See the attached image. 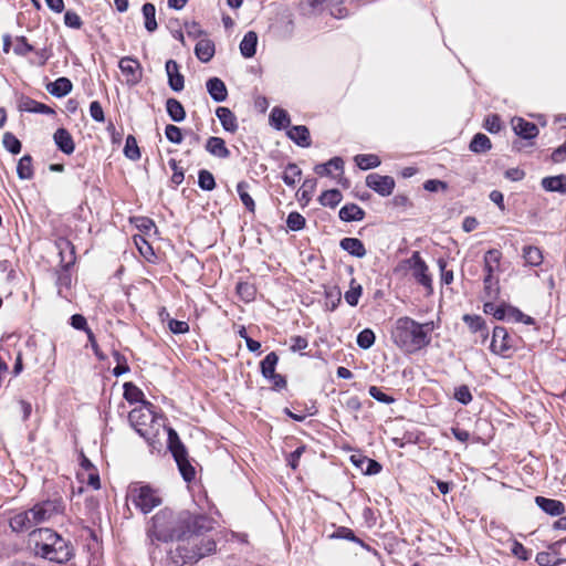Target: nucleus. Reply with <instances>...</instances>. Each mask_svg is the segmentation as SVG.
<instances>
[{
	"label": "nucleus",
	"mask_w": 566,
	"mask_h": 566,
	"mask_svg": "<svg viewBox=\"0 0 566 566\" xmlns=\"http://www.w3.org/2000/svg\"><path fill=\"white\" fill-rule=\"evenodd\" d=\"M355 164L361 169V170H369L377 168L381 161L379 157L375 154H359L354 157Z\"/></svg>",
	"instance_id": "38"
},
{
	"label": "nucleus",
	"mask_w": 566,
	"mask_h": 566,
	"mask_svg": "<svg viewBox=\"0 0 566 566\" xmlns=\"http://www.w3.org/2000/svg\"><path fill=\"white\" fill-rule=\"evenodd\" d=\"M329 166H333V168L340 174L344 172V160L340 157H333L327 163L317 164L314 167V172L321 177L331 176Z\"/></svg>",
	"instance_id": "34"
},
{
	"label": "nucleus",
	"mask_w": 566,
	"mask_h": 566,
	"mask_svg": "<svg viewBox=\"0 0 566 566\" xmlns=\"http://www.w3.org/2000/svg\"><path fill=\"white\" fill-rule=\"evenodd\" d=\"M523 258L525 263L531 266H538L543 262V252L534 245H525L523 248Z\"/></svg>",
	"instance_id": "39"
},
{
	"label": "nucleus",
	"mask_w": 566,
	"mask_h": 566,
	"mask_svg": "<svg viewBox=\"0 0 566 566\" xmlns=\"http://www.w3.org/2000/svg\"><path fill=\"white\" fill-rule=\"evenodd\" d=\"M306 220L305 218L297 211H292L289 213L286 218V227L291 231H301L305 228Z\"/></svg>",
	"instance_id": "52"
},
{
	"label": "nucleus",
	"mask_w": 566,
	"mask_h": 566,
	"mask_svg": "<svg viewBox=\"0 0 566 566\" xmlns=\"http://www.w3.org/2000/svg\"><path fill=\"white\" fill-rule=\"evenodd\" d=\"M535 503L542 511H544L551 516H559L565 512L564 503L555 499L536 496Z\"/></svg>",
	"instance_id": "21"
},
{
	"label": "nucleus",
	"mask_w": 566,
	"mask_h": 566,
	"mask_svg": "<svg viewBox=\"0 0 566 566\" xmlns=\"http://www.w3.org/2000/svg\"><path fill=\"white\" fill-rule=\"evenodd\" d=\"M369 395L377 400L378 402H382L386 405H390L395 402V398L384 392L380 388L377 386H370L368 389Z\"/></svg>",
	"instance_id": "64"
},
{
	"label": "nucleus",
	"mask_w": 566,
	"mask_h": 566,
	"mask_svg": "<svg viewBox=\"0 0 566 566\" xmlns=\"http://www.w3.org/2000/svg\"><path fill=\"white\" fill-rule=\"evenodd\" d=\"M206 87H207V91H208L210 97L214 102L221 103L227 99V97H228L227 86H226L224 82L222 80H220L219 77H210L206 82Z\"/></svg>",
	"instance_id": "19"
},
{
	"label": "nucleus",
	"mask_w": 566,
	"mask_h": 566,
	"mask_svg": "<svg viewBox=\"0 0 566 566\" xmlns=\"http://www.w3.org/2000/svg\"><path fill=\"white\" fill-rule=\"evenodd\" d=\"M301 176V168L294 163H289L284 168L282 180L287 187L294 188L300 181Z\"/></svg>",
	"instance_id": "36"
},
{
	"label": "nucleus",
	"mask_w": 566,
	"mask_h": 566,
	"mask_svg": "<svg viewBox=\"0 0 566 566\" xmlns=\"http://www.w3.org/2000/svg\"><path fill=\"white\" fill-rule=\"evenodd\" d=\"M18 107L21 112L45 115L54 114V111L50 106L40 103L29 96H21L19 99Z\"/></svg>",
	"instance_id": "18"
},
{
	"label": "nucleus",
	"mask_w": 566,
	"mask_h": 566,
	"mask_svg": "<svg viewBox=\"0 0 566 566\" xmlns=\"http://www.w3.org/2000/svg\"><path fill=\"white\" fill-rule=\"evenodd\" d=\"M343 195L338 189H329L322 192L318 201L324 207L335 208L342 201Z\"/></svg>",
	"instance_id": "41"
},
{
	"label": "nucleus",
	"mask_w": 566,
	"mask_h": 566,
	"mask_svg": "<svg viewBox=\"0 0 566 566\" xmlns=\"http://www.w3.org/2000/svg\"><path fill=\"white\" fill-rule=\"evenodd\" d=\"M33 51L34 46L28 42V39L24 35H19L15 38V44L13 46V52L15 55L27 56Z\"/></svg>",
	"instance_id": "54"
},
{
	"label": "nucleus",
	"mask_w": 566,
	"mask_h": 566,
	"mask_svg": "<svg viewBox=\"0 0 566 566\" xmlns=\"http://www.w3.org/2000/svg\"><path fill=\"white\" fill-rule=\"evenodd\" d=\"M166 111L172 122L180 123L186 118L185 107L174 97H169L166 101Z\"/></svg>",
	"instance_id": "30"
},
{
	"label": "nucleus",
	"mask_w": 566,
	"mask_h": 566,
	"mask_svg": "<svg viewBox=\"0 0 566 566\" xmlns=\"http://www.w3.org/2000/svg\"><path fill=\"white\" fill-rule=\"evenodd\" d=\"M395 179L373 172L366 177V186L382 197H388L395 189Z\"/></svg>",
	"instance_id": "9"
},
{
	"label": "nucleus",
	"mask_w": 566,
	"mask_h": 566,
	"mask_svg": "<svg viewBox=\"0 0 566 566\" xmlns=\"http://www.w3.org/2000/svg\"><path fill=\"white\" fill-rule=\"evenodd\" d=\"M277 35L284 40L291 39L294 33V21L291 13H283L275 22Z\"/></svg>",
	"instance_id": "23"
},
{
	"label": "nucleus",
	"mask_w": 566,
	"mask_h": 566,
	"mask_svg": "<svg viewBox=\"0 0 566 566\" xmlns=\"http://www.w3.org/2000/svg\"><path fill=\"white\" fill-rule=\"evenodd\" d=\"M483 127L491 134L499 133L502 128V120L497 114H491L485 117Z\"/></svg>",
	"instance_id": "58"
},
{
	"label": "nucleus",
	"mask_w": 566,
	"mask_h": 566,
	"mask_svg": "<svg viewBox=\"0 0 566 566\" xmlns=\"http://www.w3.org/2000/svg\"><path fill=\"white\" fill-rule=\"evenodd\" d=\"M128 420L135 431L144 438L147 443L157 449L161 446L160 437L167 434V447L171 452L181 476L186 482H191L195 479V468L188 460V452L181 442L178 433L170 427L165 424L166 418L163 415H157L155 406L149 401H143V405L134 408L129 415Z\"/></svg>",
	"instance_id": "2"
},
{
	"label": "nucleus",
	"mask_w": 566,
	"mask_h": 566,
	"mask_svg": "<svg viewBox=\"0 0 566 566\" xmlns=\"http://www.w3.org/2000/svg\"><path fill=\"white\" fill-rule=\"evenodd\" d=\"M118 67L127 76L128 85H136L142 81L143 72L140 63L130 56L122 57Z\"/></svg>",
	"instance_id": "10"
},
{
	"label": "nucleus",
	"mask_w": 566,
	"mask_h": 566,
	"mask_svg": "<svg viewBox=\"0 0 566 566\" xmlns=\"http://www.w3.org/2000/svg\"><path fill=\"white\" fill-rule=\"evenodd\" d=\"M53 140L57 149L63 154L71 155L74 153L75 143L72 135L66 128H57L53 134Z\"/></svg>",
	"instance_id": "14"
},
{
	"label": "nucleus",
	"mask_w": 566,
	"mask_h": 566,
	"mask_svg": "<svg viewBox=\"0 0 566 566\" xmlns=\"http://www.w3.org/2000/svg\"><path fill=\"white\" fill-rule=\"evenodd\" d=\"M431 331L432 323L420 324L411 317L403 316L396 321L391 339L405 353L413 354L430 344Z\"/></svg>",
	"instance_id": "4"
},
{
	"label": "nucleus",
	"mask_w": 566,
	"mask_h": 566,
	"mask_svg": "<svg viewBox=\"0 0 566 566\" xmlns=\"http://www.w3.org/2000/svg\"><path fill=\"white\" fill-rule=\"evenodd\" d=\"M198 186L200 189H202L205 191L213 190L217 186L213 175L207 169L199 170Z\"/></svg>",
	"instance_id": "48"
},
{
	"label": "nucleus",
	"mask_w": 566,
	"mask_h": 566,
	"mask_svg": "<svg viewBox=\"0 0 566 566\" xmlns=\"http://www.w3.org/2000/svg\"><path fill=\"white\" fill-rule=\"evenodd\" d=\"M365 214V211L356 203H347L338 212L339 219L344 222L361 221Z\"/></svg>",
	"instance_id": "25"
},
{
	"label": "nucleus",
	"mask_w": 566,
	"mask_h": 566,
	"mask_svg": "<svg viewBox=\"0 0 566 566\" xmlns=\"http://www.w3.org/2000/svg\"><path fill=\"white\" fill-rule=\"evenodd\" d=\"M502 253L497 249H490L484 254V272L485 275L493 276L499 270Z\"/></svg>",
	"instance_id": "31"
},
{
	"label": "nucleus",
	"mask_w": 566,
	"mask_h": 566,
	"mask_svg": "<svg viewBox=\"0 0 566 566\" xmlns=\"http://www.w3.org/2000/svg\"><path fill=\"white\" fill-rule=\"evenodd\" d=\"M235 289L239 297L245 303H249L255 298L256 289L254 284L249 282H239Z\"/></svg>",
	"instance_id": "45"
},
{
	"label": "nucleus",
	"mask_w": 566,
	"mask_h": 566,
	"mask_svg": "<svg viewBox=\"0 0 566 566\" xmlns=\"http://www.w3.org/2000/svg\"><path fill=\"white\" fill-rule=\"evenodd\" d=\"M511 552L515 557L523 562L528 560L532 556V552L517 541H513Z\"/></svg>",
	"instance_id": "61"
},
{
	"label": "nucleus",
	"mask_w": 566,
	"mask_h": 566,
	"mask_svg": "<svg viewBox=\"0 0 566 566\" xmlns=\"http://www.w3.org/2000/svg\"><path fill=\"white\" fill-rule=\"evenodd\" d=\"M514 349L513 338L503 326H495L493 328L492 340L490 350L504 358L510 357L511 352Z\"/></svg>",
	"instance_id": "8"
},
{
	"label": "nucleus",
	"mask_w": 566,
	"mask_h": 566,
	"mask_svg": "<svg viewBox=\"0 0 566 566\" xmlns=\"http://www.w3.org/2000/svg\"><path fill=\"white\" fill-rule=\"evenodd\" d=\"M339 247L352 256L358 259L364 258L367 253L363 241L357 238H343L339 241Z\"/></svg>",
	"instance_id": "22"
},
{
	"label": "nucleus",
	"mask_w": 566,
	"mask_h": 566,
	"mask_svg": "<svg viewBox=\"0 0 566 566\" xmlns=\"http://www.w3.org/2000/svg\"><path fill=\"white\" fill-rule=\"evenodd\" d=\"M469 148L472 153L482 154L492 148V143L486 135L478 133L473 136Z\"/></svg>",
	"instance_id": "37"
},
{
	"label": "nucleus",
	"mask_w": 566,
	"mask_h": 566,
	"mask_svg": "<svg viewBox=\"0 0 566 566\" xmlns=\"http://www.w3.org/2000/svg\"><path fill=\"white\" fill-rule=\"evenodd\" d=\"M127 499L143 514H147L163 502L161 497L148 484L133 483L128 488Z\"/></svg>",
	"instance_id": "5"
},
{
	"label": "nucleus",
	"mask_w": 566,
	"mask_h": 566,
	"mask_svg": "<svg viewBox=\"0 0 566 566\" xmlns=\"http://www.w3.org/2000/svg\"><path fill=\"white\" fill-rule=\"evenodd\" d=\"M2 144L12 155H18L22 149L21 142L10 132L4 133Z\"/></svg>",
	"instance_id": "51"
},
{
	"label": "nucleus",
	"mask_w": 566,
	"mask_h": 566,
	"mask_svg": "<svg viewBox=\"0 0 566 566\" xmlns=\"http://www.w3.org/2000/svg\"><path fill=\"white\" fill-rule=\"evenodd\" d=\"M544 190L548 192L566 193V175L545 177L541 181Z\"/></svg>",
	"instance_id": "28"
},
{
	"label": "nucleus",
	"mask_w": 566,
	"mask_h": 566,
	"mask_svg": "<svg viewBox=\"0 0 566 566\" xmlns=\"http://www.w3.org/2000/svg\"><path fill=\"white\" fill-rule=\"evenodd\" d=\"M114 360L116 361V366L113 368V375L115 377H119L129 371V366L127 364V359L119 352H113Z\"/></svg>",
	"instance_id": "55"
},
{
	"label": "nucleus",
	"mask_w": 566,
	"mask_h": 566,
	"mask_svg": "<svg viewBox=\"0 0 566 566\" xmlns=\"http://www.w3.org/2000/svg\"><path fill=\"white\" fill-rule=\"evenodd\" d=\"M279 356L275 352L269 353L260 363L261 374L264 378L272 376L275 373Z\"/></svg>",
	"instance_id": "42"
},
{
	"label": "nucleus",
	"mask_w": 566,
	"mask_h": 566,
	"mask_svg": "<svg viewBox=\"0 0 566 566\" xmlns=\"http://www.w3.org/2000/svg\"><path fill=\"white\" fill-rule=\"evenodd\" d=\"M123 388L124 398L129 403L140 402V405H143V401H146L144 399V392L133 382H125Z\"/></svg>",
	"instance_id": "43"
},
{
	"label": "nucleus",
	"mask_w": 566,
	"mask_h": 566,
	"mask_svg": "<svg viewBox=\"0 0 566 566\" xmlns=\"http://www.w3.org/2000/svg\"><path fill=\"white\" fill-rule=\"evenodd\" d=\"M124 155L130 160H138L142 156L137 140L133 135L126 137Z\"/></svg>",
	"instance_id": "47"
},
{
	"label": "nucleus",
	"mask_w": 566,
	"mask_h": 566,
	"mask_svg": "<svg viewBox=\"0 0 566 566\" xmlns=\"http://www.w3.org/2000/svg\"><path fill=\"white\" fill-rule=\"evenodd\" d=\"M287 136L290 139H292L296 145H298L301 147L311 146L310 130L304 125L292 126L287 130Z\"/></svg>",
	"instance_id": "27"
},
{
	"label": "nucleus",
	"mask_w": 566,
	"mask_h": 566,
	"mask_svg": "<svg viewBox=\"0 0 566 566\" xmlns=\"http://www.w3.org/2000/svg\"><path fill=\"white\" fill-rule=\"evenodd\" d=\"M332 538H342V539H347V541H350V542H354V543H357L361 546H365L364 542L361 539H359L355 533L353 532V530L348 528V527H345V526H339L335 533H333V535H331Z\"/></svg>",
	"instance_id": "56"
},
{
	"label": "nucleus",
	"mask_w": 566,
	"mask_h": 566,
	"mask_svg": "<svg viewBox=\"0 0 566 566\" xmlns=\"http://www.w3.org/2000/svg\"><path fill=\"white\" fill-rule=\"evenodd\" d=\"M270 123L274 128L279 130L284 129L289 127L291 123L290 115L285 109L281 107H273L270 113Z\"/></svg>",
	"instance_id": "32"
},
{
	"label": "nucleus",
	"mask_w": 566,
	"mask_h": 566,
	"mask_svg": "<svg viewBox=\"0 0 566 566\" xmlns=\"http://www.w3.org/2000/svg\"><path fill=\"white\" fill-rule=\"evenodd\" d=\"M216 524L207 513L164 507L149 518L146 535L151 544L175 542L167 560L172 566H184L216 552Z\"/></svg>",
	"instance_id": "1"
},
{
	"label": "nucleus",
	"mask_w": 566,
	"mask_h": 566,
	"mask_svg": "<svg viewBox=\"0 0 566 566\" xmlns=\"http://www.w3.org/2000/svg\"><path fill=\"white\" fill-rule=\"evenodd\" d=\"M216 52L214 43L209 39H202L195 46V54L202 63L211 61Z\"/></svg>",
	"instance_id": "29"
},
{
	"label": "nucleus",
	"mask_w": 566,
	"mask_h": 566,
	"mask_svg": "<svg viewBox=\"0 0 566 566\" xmlns=\"http://www.w3.org/2000/svg\"><path fill=\"white\" fill-rule=\"evenodd\" d=\"M142 12L145 19V29L148 32H154L157 30V21H156V8L153 3L146 2L143 4Z\"/></svg>",
	"instance_id": "40"
},
{
	"label": "nucleus",
	"mask_w": 566,
	"mask_h": 566,
	"mask_svg": "<svg viewBox=\"0 0 566 566\" xmlns=\"http://www.w3.org/2000/svg\"><path fill=\"white\" fill-rule=\"evenodd\" d=\"M71 268L61 266L57 271L56 285L59 287V294L62 295L63 289H70L72 284Z\"/></svg>",
	"instance_id": "50"
},
{
	"label": "nucleus",
	"mask_w": 566,
	"mask_h": 566,
	"mask_svg": "<svg viewBox=\"0 0 566 566\" xmlns=\"http://www.w3.org/2000/svg\"><path fill=\"white\" fill-rule=\"evenodd\" d=\"M375 333L370 328H365L358 333L356 343L361 349H368L375 344Z\"/></svg>",
	"instance_id": "53"
},
{
	"label": "nucleus",
	"mask_w": 566,
	"mask_h": 566,
	"mask_svg": "<svg viewBox=\"0 0 566 566\" xmlns=\"http://www.w3.org/2000/svg\"><path fill=\"white\" fill-rule=\"evenodd\" d=\"M205 149L208 154L219 159H227L230 157V150L228 149L224 139L221 137H209L206 142Z\"/></svg>",
	"instance_id": "17"
},
{
	"label": "nucleus",
	"mask_w": 566,
	"mask_h": 566,
	"mask_svg": "<svg viewBox=\"0 0 566 566\" xmlns=\"http://www.w3.org/2000/svg\"><path fill=\"white\" fill-rule=\"evenodd\" d=\"M64 24L67 28L78 30L82 28L83 21H82L81 17L75 11L67 10L64 13Z\"/></svg>",
	"instance_id": "63"
},
{
	"label": "nucleus",
	"mask_w": 566,
	"mask_h": 566,
	"mask_svg": "<svg viewBox=\"0 0 566 566\" xmlns=\"http://www.w3.org/2000/svg\"><path fill=\"white\" fill-rule=\"evenodd\" d=\"M363 287L360 284L356 282L355 279H352L349 290L345 292V301L350 306H356L358 304L359 297L361 296Z\"/></svg>",
	"instance_id": "46"
},
{
	"label": "nucleus",
	"mask_w": 566,
	"mask_h": 566,
	"mask_svg": "<svg viewBox=\"0 0 566 566\" xmlns=\"http://www.w3.org/2000/svg\"><path fill=\"white\" fill-rule=\"evenodd\" d=\"M73 88V84L67 77H59L54 82L46 84V91L55 97L66 96Z\"/></svg>",
	"instance_id": "24"
},
{
	"label": "nucleus",
	"mask_w": 566,
	"mask_h": 566,
	"mask_svg": "<svg viewBox=\"0 0 566 566\" xmlns=\"http://www.w3.org/2000/svg\"><path fill=\"white\" fill-rule=\"evenodd\" d=\"M350 461L356 468H358L366 475L378 474L382 469L381 464L378 461H376L374 459H369L367 457H363L360 454L352 455Z\"/></svg>",
	"instance_id": "16"
},
{
	"label": "nucleus",
	"mask_w": 566,
	"mask_h": 566,
	"mask_svg": "<svg viewBox=\"0 0 566 566\" xmlns=\"http://www.w3.org/2000/svg\"><path fill=\"white\" fill-rule=\"evenodd\" d=\"M9 525L13 532L23 533L30 531L35 525H38V522L32 516V509H30L14 514L10 518Z\"/></svg>",
	"instance_id": "11"
},
{
	"label": "nucleus",
	"mask_w": 566,
	"mask_h": 566,
	"mask_svg": "<svg viewBox=\"0 0 566 566\" xmlns=\"http://www.w3.org/2000/svg\"><path fill=\"white\" fill-rule=\"evenodd\" d=\"M512 128L518 137L526 140L534 139L539 133L538 127L534 123L522 117H514L512 119Z\"/></svg>",
	"instance_id": "12"
},
{
	"label": "nucleus",
	"mask_w": 566,
	"mask_h": 566,
	"mask_svg": "<svg viewBox=\"0 0 566 566\" xmlns=\"http://www.w3.org/2000/svg\"><path fill=\"white\" fill-rule=\"evenodd\" d=\"M405 263L412 271V276L417 283L422 285L426 290L431 293L433 291L432 287V277L429 274L428 265L424 260L421 258L418 251H415L409 259L405 261Z\"/></svg>",
	"instance_id": "7"
},
{
	"label": "nucleus",
	"mask_w": 566,
	"mask_h": 566,
	"mask_svg": "<svg viewBox=\"0 0 566 566\" xmlns=\"http://www.w3.org/2000/svg\"><path fill=\"white\" fill-rule=\"evenodd\" d=\"M33 52H34V54L38 57L36 64L39 66H44L46 64V62L53 56L52 44L44 45L41 49H35L34 48Z\"/></svg>",
	"instance_id": "62"
},
{
	"label": "nucleus",
	"mask_w": 566,
	"mask_h": 566,
	"mask_svg": "<svg viewBox=\"0 0 566 566\" xmlns=\"http://www.w3.org/2000/svg\"><path fill=\"white\" fill-rule=\"evenodd\" d=\"M483 284L485 296L490 300L497 298L500 294L499 280L494 279V276L484 275Z\"/></svg>",
	"instance_id": "49"
},
{
	"label": "nucleus",
	"mask_w": 566,
	"mask_h": 566,
	"mask_svg": "<svg viewBox=\"0 0 566 566\" xmlns=\"http://www.w3.org/2000/svg\"><path fill=\"white\" fill-rule=\"evenodd\" d=\"M258 34L254 31H248L240 42V53L245 59H251L256 53Z\"/></svg>",
	"instance_id": "26"
},
{
	"label": "nucleus",
	"mask_w": 566,
	"mask_h": 566,
	"mask_svg": "<svg viewBox=\"0 0 566 566\" xmlns=\"http://www.w3.org/2000/svg\"><path fill=\"white\" fill-rule=\"evenodd\" d=\"M56 247L59 250V255L61 258L60 266L71 268L72 265H74L76 255L73 243L67 239H60L56 242Z\"/></svg>",
	"instance_id": "15"
},
{
	"label": "nucleus",
	"mask_w": 566,
	"mask_h": 566,
	"mask_svg": "<svg viewBox=\"0 0 566 566\" xmlns=\"http://www.w3.org/2000/svg\"><path fill=\"white\" fill-rule=\"evenodd\" d=\"M463 322L473 333H481V336L484 339L488 337L489 331L485 321L481 316L465 314L463 316Z\"/></svg>",
	"instance_id": "35"
},
{
	"label": "nucleus",
	"mask_w": 566,
	"mask_h": 566,
	"mask_svg": "<svg viewBox=\"0 0 566 566\" xmlns=\"http://www.w3.org/2000/svg\"><path fill=\"white\" fill-rule=\"evenodd\" d=\"M216 115L219 118L221 126L226 132L234 134L238 130L239 125L237 116L230 108L219 106L216 109Z\"/></svg>",
	"instance_id": "20"
},
{
	"label": "nucleus",
	"mask_w": 566,
	"mask_h": 566,
	"mask_svg": "<svg viewBox=\"0 0 566 566\" xmlns=\"http://www.w3.org/2000/svg\"><path fill=\"white\" fill-rule=\"evenodd\" d=\"M342 293L337 287L331 289L325 292L326 307L329 311H335L340 302Z\"/></svg>",
	"instance_id": "59"
},
{
	"label": "nucleus",
	"mask_w": 566,
	"mask_h": 566,
	"mask_svg": "<svg viewBox=\"0 0 566 566\" xmlns=\"http://www.w3.org/2000/svg\"><path fill=\"white\" fill-rule=\"evenodd\" d=\"M168 85L174 92H180L185 87V77L179 71V64L175 60H168L165 64Z\"/></svg>",
	"instance_id": "13"
},
{
	"label": "nucleus",
	"mask_w": 566,
	"mask_h": 566,
	"mask_svg": "<svg viewBox=\"0 0 566 566\" xmlns=\"http://www.w3.org/2000/svg\"><path fill=\"white\" fill-rule=\"evenodd\" d=\"M32 516L38 524L50 521L51 518L64 514L65 503L60 495H54L46 500L35 503L32 507Z\"/></svg>",
	"instance_id": "6"
},
{
	"label": "nucleus",
	"mask_w": 566,
	"mask_h": 566,
	"mask_svg": "<svg viewBox=\"0 0 566 566\" xmlns=\"http://www.w3.org/2000/svg\"><path fill=\"white\" fill-rule=\"evenodd\" d=\"M31 155H23L17 165V175L21 180H30L34 176Z\"/></svg>",
	"instance_id": "33"
},
{
	"label": "nucleus",
	"mask_w": 566,
	"mask_h": 566,
	"mask_svg": "<svg viewBox=\"0 0 566 566\" xmlns=\"http://www.w3.org/2000/svg\"><path fill=\"white\" fill-rule=\"evenodd\" d=\"M166 138L172 144H181L184 136L181 129L172 124H168L165 128Z\"/></svg>",
	"instance_id": "60"
},
{
	"label": "nucleus",
	"mask_w": 566,
	"mask_h": 566,
	"mask_svg": "<svg viewBox=\"0 0 566 566\" xmlns=\"http://www.w3.org/2000/svg\"><path fill=\"white\" fill-rule=\"evenodd\" d=\"M453 397L458 402L464 406L469 405L473 399L470 388L467 385H461L457 387L454 389Z\"/></svg>",
	"instance_id": "57"
},
{
	"label": "nucleus",
	"mask_w": 566,
	"mask_h": 566,
	"mask_svg": "<svg viewBox=\"0 0 566 566\" xmlns=\"http://www.w3.org/2000/svg\"><path fill=\"white\" fill-rule=\"evenodd\" d=\"M248 188L249 184L247 181H239L237 185V192L247 210L253 213L255 211V202L253 198L248 193Z\"/></svg>",
	"instance_id": "44"
},
{
	"label": "nucleus",
	"mask_w": 566,
	"mask_h": 566,
	"mask_svg": "<svg viewBox=\"0 0 566 566\" xmlns=\"http://www.w3.org/2000/svg\"><path fill=\"white\" fill-rule=\"evenodd\" d=\"M30 541L33 543L34 555L50 563L64 565L75 556L72 541L52 528L33 530L30 533Z\"/></svg>",
	"instance_id": "3"
}]
</instances>
